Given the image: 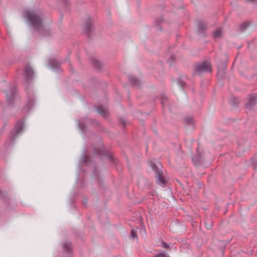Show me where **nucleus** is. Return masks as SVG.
<instances>
[{
  "instance_id": "4",
  "label": "nucleus",
  "mask_w": 257,
  "mask_h": 257,
  "mask_svg": "<svg viewBox=\"0 0 257 257\" xmlns=\"http://www.w3.org/2000/svg\"><path fill=\"white\" fill-rule=\"evenodd\" d=\"M24 121H18L12 131L10 137V142H12L21 133L24 128Z\"/></svg>"
},
{
  "instance_id": "8",
  "label": "nucleus",
  "mask_w": 257,
  "mask_h": 257,
  "mask_svg": "<svg viewBox=\"0 0 257 257\" xmlns=\"http://www.w3.org/2000/svg\"><path fill=\"white\" fill-rule=\"evenodd\" d=\"M93 27V22L90 17H88L84 26L85 33L88 36L90 35V32Z\"/></svg>"
},
{
  "instance_id": "5",
  "label": "nucleus",
  "mask_w": 257,
  "mask_h": 257,
  "mask_svg": "<svg viewBox=\"0 0 257 257\" xmlns=\"http://www.w3.org/2000/svg\"><path fill=\"white\" fill-rule=\"evenodd\" d=\"M26 89L27 93L28 100L27 103L25 105L24 109H26V111H27L31 107H33V106L35 104V102L33 92L31 91H30L28 87L26 88Z\"/></svg>"
},
{
  "instance_id": "33",
  "label": "nucleus",
  "mask_w": 257,
  "mask_h": 257,
  "mask_svg": "<svg viewBox=\"0 0 257 257\" xmlns=\"http://www.w3.org/2000/svg\"><path fill=\"white\" fill-rule=\"evenodd\" d=\"M61 1H62V2H63L65 3H67V1L66 0H61Z\"/></svg>"
},
{
  "instance_id": "20",
  "label": "nucleus",
  "mask_w": 257,
  "mask_h": 257,
  "mask_svg": "<svg viewBox=\"0 0 257 257\" xmlns=\"http://www.w3.org/2000/svg\"><path fill=\"white\" fill-rule=\"evenodd\" d=\"M205 226L207 229H210L212 226L213 222L211 220H209L208 222H205Z\"/></svg>"
},
{
  "instance_id": "10",
  "label": "nucleus",
  "mask_w": 257,
  "mask_h": 257,
  "mask_svg": "<svg viewBox=\"0 0 257 257\" xmlns=\"http://www.w3.org/2000/svg\"><path fill=\"white\" fill-rule=\"evenodd\" d=\"M96 111L98 113L103 117L107 118L108 117V113L107 109L104 108L102 105L98 106L96 108Z\"/></svg>"
},
{
  "instance_id": "15",
  "label": "nucleus",
  "mask_w": 257,
  "mask_h": 257,
  "mask_svg": "<svg viewBox=\"0 0 257 257\" xmlns=\"http://www.w3.org/2000/svg\"><path fill=\"white\" fill-rule=\"evenodd\" d=\"M91 63L92 65L96 69H99L100 67V63L99 61L95 59H91Z\"/></svg>"
},
{
  "instance_id": "12",
  "label": "nucleus",
  "mask_w": 257,
  "mask_h": 257,
  "mask_svg": "<svg viewBox=\"0 0 257 257\" xmlns=\"http://www.w3.org/2000/svg\"><path fill=\"white\" fill-rule=\"evenodd\" d=\"M129 80L132 84L135 86L140 87L141 84L140 81L133 76H129Z\"/></svg>"
},
{
  "instance_id": "30",
  "label": "nucleus",
  "mask_w": 257,
  "mask_h": 257,
  "mask_svg": "<svg viewBox=\"0 0 257 257\" xmlns=\"http://www.w3.org/2000/svg\"><path fill=\"white\" fill-rule=\"evenodd\" d=\"M108 158H109V160H110V161H111V162L113 161V159L112 156H109Z\"/></svg>"
},
{
  "instance_id": "1",
  "label": "nucleus",
  "mask_w": 257,
  "mask_h": 257,
  "mask_svg": "<svg viewBox=\"0 0 257 257\" xmlns=\"http://www.w3.org/2000/svg\"><path fill=\"white\" fill-rule=\"evenodd\" d=\"M24 17L28 24L35 30L42 33L45 31L47 35L49 34L48 30L45 29L43 25V19L40 12L31 10L24 11Z\"/></svg>"
},
{
  "instance_id": "25",
  "label": "nucleus",
  "mask_w": 257,
  "mask_h": 257,
  "mask_svg": "<svg viewBox=\"0 0 257 257\" xmlns=\"http://www.w3.org/2000/svg\"><path fill=\"white\" fill-rule=\"evenodd\" d=\"M78 124L80 127V128L82 130V131H84V128L85 127V126L82 124L81 121L78 122Z\"/></svg>"
},
{
  "instance_id": "16",
  "label": "nucleus",
  "mask_w": 257,
  "mask_h": 257,
  "mask_svg": "<svg viewBox=\"0 0 257 257\" xmlns=\"http://www.w3.org/2000/svg\"><path fill=\"white\" fill-rule=\"evenodd\" d=\"M222 35V32L220 29H218L213 32V37L214 38H219L221 37Z\"/></svg>"
},
{
  "instance_id": "27",
  "label": "nucleus",
  "mask_w": 257,
  "mask_h": 257,
  "mask_svg": "<svg viewBox=\"0 0 257 257\" xmlns=\"http://www.w3.org/2000/svg\"><path fill=\"white\" fill-rule=\"evenodd\" d=\"M174 59H175V56H173V55H172L170 58L168 59V62L169 63H172V62H174Z\"/></svg>"
},
{
  "instance_id": "2",
  "label": "nucleus",
  "mask_w": 257,
  "mask_h": 257,
  "mask_svg": "<svg viewBox=\"0 0 257 257\" xmlns=\"http://www.w3.org/2000/svg\"><path fill=\"white\" fill-rule=\"evenodd\" d=\"M148 164L155 173V176L156 180V183L161 187H165L167 183V181L163 177V172L161 169L162 166L160 163L155 164L152 161H149Z\"/></svg>"
},
{
  "instance_id": "11",
  "label": "nucleus",
  "mask_w": 257,
  "mask_h": 257,
  "mask_svg": "<svg viewBox=\"0 0 257 257\" xmlns=\"http://www.w3.org/2000/svg\"><path fill=\"white\" fill-rule=\"evenodd\" d=\"M62 246L64 252L71 253L72 251V245L70 242L63 243Z\"/></svg>"
},
{
  "instance_id": "21",
  "label": "nucleus",
  "mask_w": 257,
  "mask_h": 257,
  "mask_svg": "<svg viewBox=\"0 0 257 257\" xmlns=\"http://www.w3.org/2000/svg\"><path fill=\"white\" fill-rule=\"evenodd\" d=\"M226 68H223V69L218 71V75H220L221 78H223L225 75V71Z\"/></svg>"
},
{
  "instance_id": "3",
  "label": "nucleus",
  "mask_w": 257,
  "mask_h": 257,
  "mask_svg": "<svg viewBox=\"0 0 257 257\" xmlns=\"http://www.w3.org/2000/svg\"><path fill=\"white\" fill-rule=\"evenodd\" d=\"M211 72V64L209 62L204 61L202 63H197L194 68L195 74H200L202 72Z\"/></svg>"
},
{
  "instance_id": "13",
  "label": "nucleus",
  "mask_w": 257,
  "mask_h": 257,
  "mask_svg": "<svg viewBox=\"0 0 257 257\" xmlns=\"http://www.w3.org/2000/svg\"><path fill=\"white\" fill-rule=\"evenodd\" d=\"M50 65L52 69L58 70L60 68V63L55 60H52L50 62Z\"/></svg>"
},
{
  "instance_id": "31",
  "label": "nucleus",
  "mask_w": 257,
  "mask_h": 257,
  "mask_svg": "<svg viewBox=\"0 0 257 257\" xmlns=\"http://www.w3.org/2000/svg\"><path fill=\"white\" fill-rule=\"evenodd\" d=\"M120 121L122 122V123H123V125H124L125 124V122L124 120H123L122 119H121Z\"/></svg>"
},
{
  "instance_id": "28",
  "label": "nucleus",
  "mask_w": 257,
  "mask_h": 257,
  "mask_svg": "<svg viewBox=\"0 0 257 257\" xmlns=\"http://www.w3.org/2000/svg\"><path fill=\"white\" fill-rule=\"evenodd\" d=\"M94 151H95V153L97 155H105V153L104 152H102V151H97L96 149H95Z\"/></svg>"
},
{
  "instance_id": "19",
  "label": "nucleus",
  "mask_w": 257,
  "mask_h": 257,
  "mask_svg": "<svg viewBox=\"0 0 257 257\" xmlns=\"http://www.w3.org/2000/svg\"><path fill=\"white\" fill-rule=\"evenodd\" d=\"M249 25L247 22H244L240 26V28L241 31H244L246 28L248 27Z\"/></svg>"
},
{
  "instance_id": "22",
  "label": "nucleus",
  "mask_w": 257,
  "mask_h": 257,
  "mask_svg": "<svg viewBox=\"0 0 257 257\" xmlns=\"http://www.w3.org/2000/svg\"><path fill=\"white\" fill-rule=\"evenodd\" d=\"M87 161V158L85 156V154H84L82 156V159L81 160V162H82L83 163L86 164Z\"/></svg>"
},
{
  "instance_id": "18",
  "label": "nucleus",
  "mask_w": 257,
  "mask_h": 257,
  "mask_svg": "<svg viewBox=\"0 0 257 257\" xmlns=\"http://www.w3.org/2000/svg\"><path fill=\"white\" fill-rule=\"evenodd\" d=\"M161 251L159 253L155 255L153 257H170L169 255L166 252H161Z\"/></svg>"
},
{
  "instance_id": "34",
  "label": "nucleus",
  "mask_w": 257,
  "mask_h": 257,
  "mask_svg": "<svg viewBox=\"0 0 257 257\" xmlns=\"http://www.w3.org/2000/svg\"><path fill=\"white\" fill-rule=\"evenodd\" d=\"M83 203L84 205H85V202H84Z\"/></svg>"
},
{
  "instance_id": "26",
  "label": "nucleus",
  "mask_w": 257,
  "mask_h": 257,
  "mask_svg": "<svg viewBox=\"0 0 257 257\" xmlns=\"http://www.w3.org/2000/svg\"><path fill=\"white\" fill-rule=\"evenodd\" d=\"M136 237H137V233L133 229H132L131 231V237L135 238Z\"/></svg>"
},
{
  "instance_id": "9",
  "label": "nucleus",
  "mask_w": 257,
  "mask_h": 257,
  "mask_svg": "<svg viewBox=\"0 0 257 257\" xmlns=\"http://www.w3.org/2000/svg\"><path fill=\"white\" fill-rule=\"evenodd\" d=\"M16 89L15 88H13L11 92V93H7L6 94L7 100L9 105H12L13 102L16 98Z\"/></svg>"
},
{
  "instance_id": "29",
  "label": "nucleus",
  "mask_w": 257,
  "mask_h": 257,
  "mask_svg": "<svg viewBox=\"0 0 257 257\" xmlns=\"http://www.w3.org/2000/svg\"><path fill=\"white\" fill-rule=\"evenodd\" d=\"M163 247L167 248L169 247V245L166 242L162 241Z\"/></svg>"
},
{
  "instance_id": "7",
  "label": "nucleus",
  "mask_w": 257,
  "mask_h": 257,
  "mask_svg": "<svg viewBox=\"0 0 257 257\" xmlns=\"http://www.w3.org/2000/svg\"><path fill=\"white\" fill-rule=\"evenodd\" d=\"M26 82L28 83L34 77V72L30 66L28 65L24 72Z\"/></svg>"
},
{
  "instance_id": "6",
  "label": "nucleus",
  "mask_w": 257,
  "mask_h": 257,
  "mask_svg": "<svg viewBox=\"0 0 257 257\" xmlns=\"http://www.w3.org/2000/svg\"><path fill=\"white\" fill-rule=\"evenodd\" d=\"M256 100L257 93L248 95V99L245 103V108L248 109H251L256 104Z\"/></svg>"
},
{
  "instance_id": "23",
  "label": "nucleus",
  "mask_w": 257,
  "mask_h": 257,
  "mask_svg": "<svg viewBox=\"0 0 257 257\" xmlns=\"http://www.w3.org/2000/svg\"><path fill=\"white\" fill-rule=\"evenodd\" d=\"M177 82L178 85L181 87H183L185 84V82L182 80L181 79H178L177 80Z\"/></svg>"
},
{
  "instance_id": "17",
  "label": "nucleus",
  "mask_w": 257,
  "mask_h": 257,
  "mask_svg": "<svg viewBox=\"0 0 257 257\" xmlns=\"http://www.w3.org/2000/svg\"><path fill=\"white\" fill-rule=\"evenodd\" d=\"M168 101V97L165 95H163L161 96V103L163 106H165L167 105V102Z\"/></svg>"
},
{
  "instance_id": "14",
  "label": "nucleus",
  "mask_w": 257,
  "mask_h": 257,
  "mask_svg": "<svg viewBox=\"0 0 257 257\" xmlns=\"http://www.w3.org/2000/svg\"><path fill=\"white\" fill-rule=\"evenodd\" d=\"M206 29V25L202 23H199L197 26V30L199 33H202L205 31Z\"/></svg>"
},
{
  "instance_id": "24",
  "label": "nucleus",
  "mask_w": 257,
  "mask_h": 257,
  "mask_svg": "<svg viewBox=\"0 0 257 257\" xmlns=\"http://www.w3.org/2000/svg\"><path fill=\"white\" fill-rule=\"evenodd\" d=\"M187 123L190 124L193 122V118L192 117H187L185 119Z\"/></svg>"
},
{
  "instance_id": "32",
  "label": "nucleus",
  "mask_w": 257,
  "mask_h": 257,
  "mask_svg": "<svg viewBox=\"0 0 257 257\" xmlns=\"http://www.w3.org/2000/svg\"><path fill=\"white\" fill-rule=\"evenodd\" d=\"M247 2H253L254 0H245Z\"/></svg>"
}]
</instances>
